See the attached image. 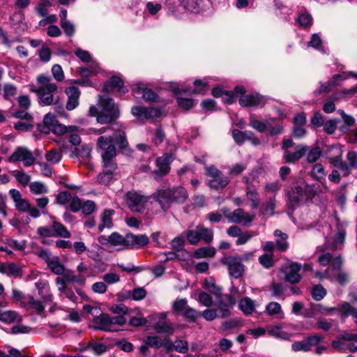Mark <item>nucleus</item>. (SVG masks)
Segmentation results:
<instances>
[{"instance_id":"obj_24","label":"nucleus","mask_w":357,"mask_h":357,"mask_svg":"<svg viewBox=\"0 0 357 357\" xmlns=\"http://www.w3.org/2000/svg\"><path fill=\"white\" fill-rule=\"evenodd\" d=\"M127 243L129 248L135 246L144 247L149 243V237L145 234L135 235L132 234H127Z\"/></svg>"},{"instance_id":"obj_42","label":"nucleus","mask_w":357,"mask_h":357,"mask_svg":"<svg viewBox=\"0 0 357 357\" xmlns=\"http://www.w3.org/2000/svg\"><path fill=\"white\" fill-rule=\"evenodd\" d=\"M270 335L280 338L282 340H289L291 337V334L282 330L280 326H275L268 330Z\"/></svg>"},{"instance_id":"obj_16","label":"nucleus","mask_w":357,"mask_h":357,"mask_svg":"<svg viewBox=\"0 0 357 357\" xmlns=\"http://www.w3.org/2000/svg\"><path fill=\"white\" fill-rule=\"evenodd\" d=\"M151 198H153L160 206L163 211H167L173 203L169 189H161L155 192Z\"/></svg>"},{"instance_id":"obj_62","label":"nucleus","mask_w":357,"mask_h":357,"mask_svg":"<svg viewBox=\"0 0 357 357\" xmlns=\"http://www.w3.org/2000/svg\"><path fill=\"white\" fill-rule=\"evenodd\" d=\"M52 73L56 80L61 82L64 79V73L60 65H54L52 68Z\"/></svg>"},{"instance_id":"obj_6","label":"nucleus","mask_w":357,"mask_h":357,"mask_svg":"<svg viewBox=\"0 0 357 357\" xmlns=\"http://www.w3.org/2000/svg\"><path fill=\"white\" fill-rule=\"evenodd\" d=\"M126 322L124 316L110 317L107 314H101L94 318L96 328L101 331H112L115 325L123 326Z\"/></svg>"},{"instance_id":"obj_28","label":"nucleus","mask_w":357,"mask_h":357,"mask_svg":"<svg viewBox=\"0 0 357 357\" xmlns=\"http://www.w3.org/2000/svg\"><path fill=\"white\" fill-rule=\"evenodd\" d=\"M0 273L10 277L17 278L21 274L22 270L15 263H9L0 265Z\"/></svg>"},{"instance_id":"obj_4","label":"nucleus","mask_w":357,"mask_h":357,"mask_svg":"<svg viewBox=\"0 0 357 357\" xmlns=\"http://www.w3.org/2000/svg\"><path fill=\"white\" fill-rule=\"evenodd\" d=\"M79 128L76 126H66L59 123L54 115L48 113L45 115L43 123L38 124V130L44 134H49L51 132L56 135H63L67 132L77 131Z\"/></svg>"},{"instance_id":"obj_5","label":"nucleus","mask_w":357,"mask_h":357,"mask_svg":"<svg viewBox=\"0 0 357 357\" xmlns=\"http://www.w3.org/2000/svg\"><path fill=\"white\" fill-rule=\"evenodd\" d=\"M190 245H197L200 241L210 243L213 240V231L202 225H198L194 228H190L183 233Z\"/></svg>"},{"instance_id":"obj_43","label":"nucleus","mask_w":357,"mask_h":357,"mask_svg":"<svg viewBox=\"0 0 357 357\" xmlns=\"http://www.w3.org/2000/svg\"><path fill=\"white\" fill-rule=\"evenodd\" d=\"M215 249L213 247L199 248L195 252V257L197 259L213 257L215 255Z\"/></svg>"},{"instance_id":"obj_26","label":"nucleus","mask_w":357,"mask_h":357,"mask_svg":"<svg viewBox=\"0 0 357 357\" xmlns=\"http://www.w3.org/2000/svg\"><path fill=\"white\" fill-rule=\"evenodd\" d=\"M22 321V317L13 310H0V321L5 324L20 323Z\"/></svg>"},{"instance_id":"obj_8","label":"nucleus","mask_w":357,"mask_h":357,"mask_svg":"<svg viewBox=\"0 0 357 357\" xmlns=\"http://www.w3.org/2000/svg\"><path fill=\"white\" fill-rule=\"evenodd\" d=\"M150 199L151 197H145L136 191H129L126 194V202L134 212H142Z\"/></svg>"},{"instance_id":"obj_60","label":"nucleus","mask_w":357,"mask_h":357,"mask_svg":"<svg viewBox=\"0 0 357 357\" xmlns=\"http://www.w3.org/2000/svg\"><path fill=\"white\" fill-rule=\"evenodd\" d=\"M198 301L206 307H210L213 303L211 296L204 291H200L199 293Z\"/></svg>"},{"instance_id":"obj_32","label":"nucleus","mask_w":357,"mask_h":357,"mask_svg":"<svg viewBox=\"0 0 357 357\" xmlns=\"http://www.w3.org/2000/svg\"><path fill=\"white\" fill-rule=\"evenodd\" d=\"M238 306L245 314H251L255 310V304L249 297H243L240 300Z\"/></svg>"},{"instance_id":"obj_34","label":"nucleus","mask_w":357,"mask_h":357,"mask_svg":"<svg viewBox=\"0 0 357 357\" xmlns=\"http://www.w3.org/2000/svg\"><path fill=\"white\" fill-rule=\"evenodd\" d=\"M266 312L270 316H277L279 319H283L284 315L281 305L277 302H271L266 307Z\"/></svg>"},{"instance_id":"obj_51","label":"nucleus","mask_w":357,"mask_h":357,"mask_svg":"<svg viewBox=\"0 0 357 357\" xmlns=\"http://www.w3.org/2000/svg\"><path fill=\"white\" fill-rule=\"evenodd\" d=\"M62 158L61 151L57 149L50 151L45 155L46 160L52 164L58 163Z\"/></svg>"},{"instance_id":"obj_21","label":"nucleus","mask_w":357,"mask_h":357,"mask_svg":"<svg viewBox=\"0 0 357 357\" xmlns=\"http://www.w3.org/2000/svg\"><path fill=\"white\" fill-rule=\"evenodd\" d=\"M66 93L68 96V101L66 107L68 110H73L77 107L79 104L78 100L80 92L77 87L73 86L66 89Z\"/></svg>"},{"instance_id":"obj_33","label":"nucleus","mask_w":357,"mask_h":357,"mask_svg":"<svg viewBox=\"0 0 357 357\" xmlns=\"http://www.w3.org/2000/svg\"><path fill=\"white\" fill-rule=\"evenodd\" d=\"M26 300V306H23L24 307L34 310L38 314L43 312L45 307L41 301L35 299L32 296H28Z\"/></svg>"},{"instance_id":"obj_17","label":"nucleus","mask_w":357,"mask_h":357,"mask_svg":"<svg viewBox=\"0 0 357 357\" xmlns=\"http://www.w3.org/2000/svg\"><path fill=\"white\" fill-rule=\"evenodd\" d=\"M265 102V98L258 93L242 95L239 99L242 107L263 106Z\"/></svg>"},{"instance_id":"obj_47","label":"nucleus","mask_w":357,"mask_h":357,"mask_svg":"<svg viewBox=\"0 0 357 357\" xmlns=\"http://www.w3.org/2000/svg\"><path fill=\"white\" fill-rule=\"evenodd\" d=\"M18 183L25 186L30 183L31 176L24 170H15L12 172Z\"/></svg>"},{"instance_id":"obj_25","label":"nucleus","mask_w":357,"mask_h":357,"mask_svg":"<svg viewBox=\"0 0 357 357\" xmlns=\"http://www.w3.org/2000/svg\"><path fill=\"white\" fill-rule=\"evenodd\" d=\"M52 220V228L54 237H61L68 238L70 237V232L61 222L56 220L54 217H51Z\"/></svg>"},{"instance_id":"obj_63","label":"nucleus","mask_w":357,"mask_h":357,"mask_svg":"<svg viewBox=\"0 0 357 357\" xmlns=\"http://www.w3.org/2000/svg\"><path fill=\"white\" fill-rule=\"evenodd\" d=\"M259 263L266 268H271L273 265V255L265 254L259 258Z\"/></svg>"},{"instance_id":"obj_45","label":"nucleus","mask_w":357,"mask_h":357,"mask_svg":"<svg viewBox=\"0 0 357 357\" xmlns=\"http://www.w3.org/2000/svg\"><path fill=\"white\" fill-rule=\"evenodd\" d=\"M63 275V279L66 282H76L79 284H83L85 282L86 278L81 275H76L71 271H66L62 274Z\"/></svg>"},{"instance_id":"obj_1","label":"nucleus","mask_w":357,"mask_h":357,"mask_svg":"<svg viewBox=\"0 0 357 357\" xmlns=\"http://www.w3.org/2000/svg\"><path fill=\"white\" fill-rule=\"evenodd\" d=\"M98 105L101 110L99 111L96 106H91L89 111V115L96 116L99 123L110 124L108 129L115 130V127H119L115 122L120 116L119 108L114 100L107 96H99Z\"/></svg>"},{"instance_id":"obj_23","label":"nucleus","mask_w":357,"mask_h":357,"mask_svg":"<svg viewBox=\"0 0 357 357\" xmlns=\"http://www.w3.org/2000/svg\"><path fill=\"white\" fill-rule=\"evenodd\" d=\"M275 120H276L275 118L268 117L266 119V122H262L257 119L255 115L252 114L249 119V125L257 132H264L268 129V127H270L271 121H274Z\"/></svg>"},{"instance_id":"obj_48","label":"nucleus","mask_w":357,"mask_h":357,"mask_svg":"<svg viewBox=\"0 0 357 357\" xmlns=\"http://www.w3.org/2000/svg\"><path fill=\"white\" fill-rule=\"evenodd\" d=\"M297 22L303 27L310 26L312 24L313 19L307 11L301 13L297 18Z\"/></svg>"},{"instance_id":"obj_27","label":"nucleus","mask_w":357,"mask_h":357,"mask_svg":"<svg viewBox=\"0 0 357 357\" xmlns=\"http://www.w3.org/2000/svg\"><path fill=\"white\" fill-rule=\"evenodd\" d=\"M36 287L38 291V294L45 302L52 300V295L50 293V288L47 281L39 280L36 282Z\"/></svg>"},{"instance_id":"obj_2","label":"nucleus","mask_w":357,"mask_h":357,"mask_svg":"<svg viewBox=\"0 0 357 357\" xmlns=\"http://www.w3.org/2000/svg\"><path fill=\"white\" fill-rule=\"evenodd\" d=\"M114 133L112 136L102 135L98 138L97 144L101 151L102 162H114L116 155V144L121 150H126L128 146L125 132L119 127H115L112 130Z\"/></svg>"},{"instance_id":"obj_29","label":"nucleus","mask_w":357,"mask_h":357,"mask_svg":"<svg viewBox=\"0 0 357 357\" xmlns=\"http://www.w3.org/2000/svg\"><path fill=\"white\" fill-rule=\"evenodd\" d=\"M127 239V234L123 236L119 233L114 232L109 236L108 241L112 245L119 247V249H123L129 248Z\"/></svg>"},{"instance_id":"obj_15","label":"nucleus","mask_w":357,"mask_h":357,"mask_svg":"<svg viewBox=\"0 0 357 357\" xmlns=\"http://www.w3.org/2000/svg\"><path fill=\"white\" fill-rule=\"evenodd\" d=\"M105 92H120L126 93L128 91V89L123 85V80L118 76H112L109 80L107 81L102 88Z\"/></svg>"},{"instance_id":"obj_9","label":"nucleus","mask_w":357,"mask_h":357,"mask_svg":"<svg viewBox=\"0 0 357 357\" xmlns=\"http://www.w3.org/2000/svg\"><path fill=\"white\" fill-rule=\"evenodd\" d=\"M35 158L33 153L27 148L18 146L13 154L8 158V162H22L25 167H29L35 162Z\"/></svg>"},{"instance_id":"obj_30","label":"nucleus","mask_w":357,"mask_h":357,"mask_svg":"<svg viewBox=\"0 0 357 357\" xmlns=\"http://www.w3.org/2000/svg\"><path fill=\"white\" fill-rule=\"evenodd\" d=\"M216 305L219 308L231 307L236 303V299L231 294H222L220 293V296L216 297Z\"/></svg>"},{"instance_id":"obj_18","label":"nucleus","mask_w":357,"mask_h":357,"mask_svg":"<svg viewBox=\"0 0 357 357\" xmlns=\"http://www.w3.org/2000/svg\"><path fill=\"white\" fill-rule=\"evenodd\" d=\"M230 218V222L247 225L253 221L255 215L242 208H237L232 211V215Z\"/></svg>"},{"instance_id":"obj_3","label":"nucleus","mask_w":357,"mask_h":357,"mask_svg":"<svg viewBox=\"0 0 357 357\" xmlns=\"http://www.w3.org/2000/svg\"><path fill=\"white\" fill-rule=\"evenodd\" d=\"M57 89L50 76L40 75L37 77V86L32 89V91L38 95L40 105H51L54 102V94Z\"/></svg>"},{"instance_id":"obj_14","label":"nucleus","mask_w":357,"mask_h":357,"mask_svg":"<svg viewBox=\"0 0 357 357\" xmlns=\"http://www.w3.org/2000/svg\"><path fill=\"white\" fill-rule=\"evenodd\" d=\"M346 158L347 163L342 161L339 169L344 177L349 176L353 169H357V152L355 151H349Z\"/></svg>"},{"instance_id":"obj_52","label":"nucleus","mask_w":357,"mask_h":357,"mask_svg":"<svg viewBox=\"0 0 357 357\" xmlns=\"http://www.w3.org/2000/svg\"><path fill=\"white\" fill-rule=\"evenodd\" d=\"M321 153L319 146L312 148L307 153V161L310 163L315 162L321 155Z\"/></svg>"},{"instance_id":"obj_11","label":"nucleus","mask_w":357,"mask_h":357,"mask_svg":"<svg viewBox=\"0 0 357 357\" xmlns=\"http://www.w3.org/2000/svg\"><path fill=\"white\" fill-rule=\"evenodd\" d=\"M344 146L341 144L332 145L328 150V160L333 167L340 169L343 161Z\"/></svg>"},{"instance_id":"obj_59","label":"nucleus","mask_w":357,"mask_h":357,"mask_svg":"<svg viewBox=\"0 0 357 357\" xmlns=\"http://www.w3.org/2000/svg\"><path fill=\"white\" fill-rule=\"evenodd\" d=\"M174 349L181 354H185L188 351V343L185 340H176L174 343Z\"/></svg>"},{"instance_id":"obj_44","label":"nucleus","mask_w":357,"mask_h":357,"mask_svg":"<svg viewBox=\"0 0 357 357\" xmlns=\"http://www.w3.org/2000/svg\"><path fill=\"white\" fill-rule=\"evenodd\" d=\"M114 214L113 210H105L102 215V223L99 225V229L102 231L104 228H109L112 225V216Z\"/></svg>"},{"instance_id":"obj_39","label":"nucleus","mask_w":357,"mask_h":357,"mask_svg":"<svg viewBox=\"0 0 357 357\" xmlns=\"http://www.w3.org/2000/svg\"><path fill=\"white\" fill-rule=\"evenodd\" d=\"M47 266L56 275H62L65 271L63 265L60 262L59 258L57 257L48 259Z\"/></svg>"},{"instance_id":"obj_64","label":"nucleus","mask_w":357,"mask_h":357,"mask_svg":"<svg viewBox=\"0 0 357 357\" xmlns=\"http://www.w3.org/2000/svg\"><path fill=\"white\" fill-rule=\"evenodd\" d=\"M81 209L85 215H90L96 210V204L93 201H86L82 204Z\"/></svg>"},{"instance_id":"obj_7","label":"nucleus","mask_w":357,"mask_h":357,"mask_svg":"<svg viewBox=\"0 0 357 357\" xmlns=\"http://www.w3.org/2000/svg\"><path fill=\"white\" fill-rule=\"evenodd\" d=\"M221 263L227 267L229 275L236 279L241 278L245 271V266L238 259V255L224 257Z\"/></svg>"},{"instance_id":"obj_37","label":"nucleus","mask_w":357,"mask_h":357,"mask_svg":"<svg viewBox=\"0 0 357 357\" xmlns=\"http://www.w3.org/2000/svg\"><path fill=\"white\" fill-rule=\"evenodd\" d=\"M203 288L213 294L215 297L220 296L222 292V288L216 284L214 279L212 278L205 280Z\"/></svg>"},{"instance_id":"obj_10","label":"nucleus","mask_w":357,"mask_h":357,"mask_svg":"<svg viewBox=\"0 0 357 357\" xmlns=\"http://www.w3.org/2000/svg\"><path fill=\"white\" fill-rule=\"evenodd\" d=\"M102 162L103 171L98 175L97 180L99 183L107 185L114 179L117 165L115 162Z\"/></svg>"},{"instance_id":"obj_54","label":"nucleus","mask_w":357,"mask_h":357,"mask_svg":"<svg viewBox=\"0 0 357 357\" xmlns=\"http://www.w3.org/2000/svg\"><path fill=\"white\" fill-rule=\"evenodd\" d=\"M326 295V290L321 284L315 285L312 291V298L317 301H321Z\"/></svg>"},{"instance_id":"obj_53","label":"nucleus","mask_w":357,"mask_h":357,"mask_svg":"<svg viewBox=\"0 0 357 357\" xmlns=\"http://www.w3.org/2000/svg\"><path fill=\"white\" fill-rule=\"evenodd\" d=\"M312 175L318 181L323 179L326 176V172L324 166L320 163L314 165L312 169Z\"/></svg>"},{"instance_id":"obj_22","label":"nucleus","mask_w":357,"mask_h":357,"mask_svg":"<svg viewBox=\"0 0 357 357\" xmlns=\"http://www.w3.org/2000/svg\"><path fill=\"white\" fill-rule=\"evenodd\" d=\"M173 160L174 156L172 153H165L162 156L157 158L156 165L160 175H165L169 172V165Z\"/></svg>"},{"instance_id":"obj_57","label":"nucleus","mask_w":357,"mask_h":357,"mask_svg":"<svg viewBox=\"0 0 357 357\" xmlns=\"http://www.w3.org/2000/svg\"><path fill=\"white\" fill-rule=\"evenodd\" d=\"M144 342L149 345L150 347H153L155 349H159L161 347H162V340L160 337L158 336L154 335V336H148L146 340H144Z\"/></svg>"},{"instance_id":"obj_31","label":"nucleus","mask_w":357,"mask_h":357,"mask_svg":"<svg viewBox=\"0 0 357 357\" xmlns=\"http://www.w3.org/2000/svg\"><path fill=\"white\" fill-rule=\"evenodd\" d=\"M170 195L173 202L182 203L188 197V192L183 187H177L169 189Z\"/></svg>"},{"instance_id":"obj_35","label":"nucleus","mask_w":357,"mask_h":357,"mask_svg":"<svg viewBox=\"0 0 357 357\" xmlns=\"http://www.w3.org/2000/svg\"><path fill=\"white\" fill-rule=\"evenodd\" d=\"M228 183L229 179L222 173L218 176V177H215L209 181L210 188L215 190L222 189L226 187Z\"/></svg>"},{"instance_id":"obj_61","label":"nucleus","mask_w":357,"mask_h":357,"mask_svg":"<svg viewBox=\"0 0 357 357\" xmlns=\"http://www.w3.org/2000/svg\"><path fill=\"white\" fill-rule=\"evenodd\" d=\"M102 280L107 284H113L120 281V276L114 273H108L102 276Z\"/></svg>"},{"instance_id":"obj_58","label":"nucleus","mask_w":357,"mask_h":357,"mask_svg":"<svg viewBox=\"0 0 357 357\" xmlns=\"http://www.w3.org/2000/svg\"><path fill=\"white\" fill-rule=\"evenodd\" d=\"M146 294L147 291L144 287H137L132 291L131 298L134 301H141L146 296Z\"/></svg>"},{"instance_id":"obj_46","label":"nucleus","mask_w":357,"mask_h":357,"mask_svg":"<svg viewBox=\"0 0 357 357\" xmlns=\"http://www.w3.org/2000/svg\"><path fill=\"white\" fill-rule=\"evenodd\" d=\"M298 186L302 189V195H303L305 201L312 199L315 197L317 192L314 190V185L303 184L298 185Z\"/></svg>"},{"instance_id":"obj_40","label":"nucleus","mask_w":357,"mask_h":357,"mask_svg":"<svg viewBox=\"0 0 357 357\" xmlns=\"http://www.w3.org/2000/svg\"><path fill=\"white\" fill-rule=\"evenodd\" d=\"M154 329L158 333L172 334L174 331L172 324L165 321L157 322L154 326Z\"/></svg>"},{"instance_id":"obj_20","label":"nucleus","mask_w":357,"mask_h":357,"mask_svg":"<svg viewBox=\"0 0 357 357\" xmlns=\"http://www.w3.org/2000/svg\"><path fill=\"white\" fill-rule=\"evenodd\" d=\"M301 268V264L294 262L291 264L286 269L285 279L287 282L294 284L300 282L301 277L298 272Z\"/></svg>"},{"instance_id":"obj_19","label":"nucleus","mask_w":357,"mask_h":357,"mask_svg":"<svg viewBox=\"0 0 357 357\" xmlns=\"http://www.w3.org/2000/svg\"><path fill=\"white\" fill-rule=\"evenodd\" d=\"M302 189L300 186L296 185L291 188L288 192V201L289 207L294 208L299 205L300 203L305 201L303 197Z\"/></svg>"},{"instance_id":"obj_12","label":"nucleus","mask_w":357,"mask_h":357,"mask_svg":"<svg viewBox=\"0 0 357 357\" xmlns=\"http://www.w3.org/2000/svg\"><path fill=\"white\" fill-rule=\"evenodd\" d=\"M132 114L139 119H152L160 116L159 109L154 107L135 106L131 109Z\"/></svg>"},{"instance_id":"obj_55","label":"nucleus","mask_w":357,"mask_h":357,"mask_svg":"<svg viewBox=\"0 0 357 357\" xmlns=\"http://www.w3.org/2000/svg\"><path fill=\"white\" fill-rule=\"evenodd\" d=\"M186 298H177L172 304V309L174 312L180 313L184 311L188 307Z\"/></svg>"},{"instance_id":"obj_13","label":"nucleus","mask_w":357,"mask_h":357,"mask_svg":"<svg viewBox=\"0 0 357 357\" xmlns=\"http://www.w3.org/2000/svg\"><path fill=\"white\" fill-rule=\"evenodd\" d=\"M308 149L309 148L306 145H297L294 152L290 151L284 152L282 159L287 163H296L306 154Z\"/></svg>"},{"instance_id":"obj_38","label":"nucleus","mask_w":357,"mask_h":357,"mask_svg":"<svg viewBox=\"0 0 357 357\" xmlns=\"http://www.w3.org/2000/svg\"><path fill=\"white\" fill-rule=\"evenodd\" d=\"M30 192L34 195H45L48 192L47 186L43 182L34 181L29 184Z\"/></svg>"},{"instance_id":"obj_36","label":"nucleus","mask_w":357,"mask_h":357,"mask_svg":"<svg viewBox=\"0 0 357 357\" xmlns=\"http://www.w3.org/2000/svg\"><path fill=\"white\" fill-rule=\"evenodd\" d=\"M184 9L192 13H199L201 8L202 0H178Z\"/></svg>"},{"instance_id":"obj_49","label":"nucleus","mask_w":357,"mask_h":357,"mask_svg":"<svg viewBox=\"0 0 357 357\" xmlns=\"http://www.w3.org/2000/svg\"><path fill=\"white\" fill-rule=\"evenodd\" d=\"M246 196L248 199L252 202V208H257L259 204V198L257 190L248 187L246 189Z\"/></svg>"},{"instance_id":"obj_41","label":"nucleus","mask_w":357,"mask_h":357,"mask_svg":"<svg viewBox=\"0 0 357 357\" xmlns=\"http://www.w3.org/2000/svg\"><path fill=\"white\" fill-rule=\"evenodd\" d=\"M275 208V199L271 197L266 204L262 205L260 213L264 216H272Z\"/></svg>"},{"instance_id":"obj_50","label":"nucleus","mask_w":357,"mask_h":357,"mask_svg":"<svg viewBox=\"0 0 357 357\" xmlns=\"http://www.w3.org/2000/svg\"><path fill=\"white\" fill-rule=\"evenodd\" d=\"M194 84L195 86V89L192 91V93L204 94L207 91L209 82L207 79H196L194 82Z\"/></svg>"},{"instance_id":"obj_56","label":"nucleus","mask_w":357,"mask_h":357,"mask_svg":"<svg viewBox=\"0 0 357 357\" xmlns=\"http://www.w3.org/2000/svg\"><path fill=\"white\" fill-rule=\"evenodd\" d=\"M183 315L186 320L195 321L201 315V313L197 312L195 309L188 306L183 311Z\"/></svg>"}]
</instances>
